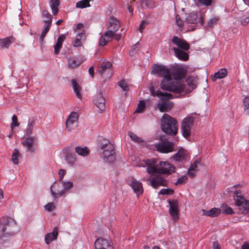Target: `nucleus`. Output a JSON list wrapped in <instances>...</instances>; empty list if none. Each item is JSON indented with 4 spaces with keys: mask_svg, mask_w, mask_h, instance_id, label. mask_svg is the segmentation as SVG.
Returning <instances> with one entry per match:
<instances>
[{
    "mask_svg": "<svg viewBox=\"0 0 249 249\" xmlns=\"http://www.w3.org/2000/svg\"><path fill=\"white\" fill-rule=\"evenodd\" d=\"M52 187H53V185L51 186V194H52V195L54 197V198H57V197H60L62 196H63V195L65 194V193H66V190L63 189L62 190V191H61L59 193H56L55 192H54L53 190H52Z\"/></svg>",
    "mask_w": 249,
    "mask_h": 249,
    "instance_id": "nucleus-51",
    "label": "nucleus"
},
{
    "mask_svg": "<svg viewBox=\"0 0 249 249\" xmlns=\"http://www.w3.org/2000/svg\"><path fill=\"white\" fill-rule=\"evenodd\" d=\"M83 62L79 56H74L68 59L67 65L69 68L74 69L79 67Z\"/></svg>",
    "mask_w": 249,
    "mask_h": 249,
    "instance_id": "nucleus-19",
    "label": "nucleus"
},
{
    "mask_svg": "<svg viewBox=\"0 0 249 249\" xmlns=\"http://www.w3.org/2000/svg\"><path fill=\"white\" fill-rule=\"evenodd\" d=\"M173 50L174 51L175 56L179 60L182 61H187L189 59V54L184 52V50L177 48L173 47Z\"/></svg>",
    "mask_w": 249,
    "mask_h": 249,
    "instance_id": "nucleus-21",
    "label": "nucleus"
},
{
    "mask_svg": "<svg viewBox=\"0 0 249 249\" xmlns=\"http://www.w3.org/2000/svg\"><path fill=\"white\" fill-rule=\"evenodd\" d=\"M170 205L169 213L174 220L178 219V202L177 199L168 200Z\"/></svg>",
    "mask_w": 249,
    "mask_h": 249,
    "instance_id": "nucleus-14",
    "label": "nucleus"
},
{
    "mask_svg": "<svg viewBox=\"0 0 249 249\" xmlns=\"http://www.w3.org/2000/svg\"><path fill=\"white\" fill-rule=\"evenodd\" d=\"M66 160L69 164L72 165L76 160V155L74 154H68L66 156Z\"/></svg>",
    "mask_w": 249,
    "mask_h": 249,
    "instance_id": "nucleus-40",
    "label": "nucleus"
},
{
    "mask_svg": "<svg viewBox=\"0 0 249 249\" xmlns=\"http://www.w3.org/2000/svg\"><path fill=\"white\" fill-rule=\"evenodd\" d=\"M174 144L171 142L163 141L155 145L157 150L162 153H168L174 151Z\"/></svg>",
    "mask_w": 249,
    "mask_h": 249,
    "instance_id": "nucleus-11",
    "label": "nucleus"
},
{
    "mask_svg": "<svg viewBox=\"0 0 249 249\" xmlns=\"http://www.w3.org/2000/svg\"><path fill=\"white\" fill-rule=\"evenodd\" d=\"M115 33L108 30V31L102 34L99 39V46L102 47L104 46L107 42L111 41L113 38Z\"/></svg>",
    "mask_w": 249,
    "mask_h": 249,
    "instance_id": "nucleus-16",
    "label": "nucleus"
},
{
    "mask_svg": "<svg viewBox=\"0 0 249 249\" xmlns=\"http://www.w3.org/2000/svg\"><path fill=\"white\" fill-rule=\"evenodd\" d=\"M151 73L156 74L163 77L160 83V88L164 90L176 93H183L184 94L191 92L188 86L179 82L172 81L170 68L161 65L155 64L153 67Z\"/></svg>",
    "mask_w": 249,
    "mask_h": 249,
    "instance_id": "nucleus-1",
    "label": "nucleus"
},
{
    "mask_svg": "<svg viewBox=\"0 0 249 249\" xmlns=\"http://www.w3.org/2000/svg\"><path fill=\"white\" fill-rule=\"evenodd\" d=\"M241 249H249V243L245 242L241 247Z\"/></svg>",
    "mask_w": 249,
    "mask_h": 249,
    "instance_id": "nucleus-64",
    "label": "nucleus"
},
{
    "mask_svg": "<svg viewBox=\"0 0 249 249\" xmlns=\"http://www.w3.org/2000/svg\"><path fill=\"white\" fill-rule=\"evenodd\" d=\"M78 117V114L75 112L73 111L70 113L66 122V128L68 131H71L76 127Z\"/></svg>",
    "mask_w": 249,
    "mask_h": 249,
    "instance_id": "nucleus-12",
    "label": "nucleus"
},
{
    "mask_svg": "<svg viewBox=\"0 0 249 249\" xmlns=\"http://www.w3.org/2000/svg\"><path fill=\"white\" fill-rule=\"evenodd\" d=\"M176 23L178 26L180 30L182 29L183 26V21L181 19L180 17L178 15H177L176 17Z\"/></svg>",
    "mask_w": 249,
    "mask_h": 249,
    "instance_id": "nucleus-54",
    "label": "nucleus"
},
{
    "mask_svg": "<svg viewBox=\"0 0 249 249\" xmlns=\"http://www.w3.org/2000/svg\"><path fill=\"white\" fill-rule=\"evenodd\" d=\"M42 17L44 18H46L44 22H52V16L47 10H44L42 12Z\"/></svg>",
    "mask_w": 249,
    "mask_h": 249,
    "instance_id": "nucleus-45",
    "label": "nucleus"
},
{
    "mask_svg": "<svg viewBox=\"0 0 249 249\" xmlns=\"http://www.w3.org/2000/svg\"><path fill=\"white\" fill-rule=\"evenodd\" d=\"M92 0H82L76 3V7L83 9L91 6L89 2Z\"/></svg>",
    "mask_w": 249,
    "mask_h": 249,
    "instance_id": "nucleus-37",
    "label": "nucleus"
},
{
    "mask_svg": "<svg viewBox=\"0 0 249 249\" xmlns=\"http://www.w3.org/2000/svg\"><path fill=\"white\" fill-rule=\"evenodd\" d=\"M198 15L196 13L192 12L186 18L185 22L188 24H194L197 22Z\"/></svg>",
    "mask_w": 249,
    "mask_h": 249,
    "instance_id": "nucleus-34",
    "label": "nucleus"
},
{
    "mask_svg": "<svg viewBox=\"0 0 249 249\" xmlns=\"http://www.w3.org/2000/svg\"><path fill=\"white\" fill-rule=\"evenodd\" d=\"M54 208L55 206L52 202L48 203L47 205L45 206V210L48 211V212H51L52 211L54 210Z\"/></svg>",
    "mask_w": 249,
    "mask_h": 249,
    "instance_id": "nucleus-55",
    "label": "nucleus"
},
{
    "mask_svg": "<svg viewBox=\"0 0 249 249\" xmlns=\"http://www.w3.org/2000/svg\"><path fill=\"white\" fill-rule=\"evenodd\" d=\"M12 123L11 124V127L13 128L14 127H18L19 125V124L18 123V117L16 115H13L12 118Z\"/></svg>",
    "mask_w": 249,
    "mask_h": 249,
    "instance_id": "nucleus-49",
    "label": "nucleus"
},
{
    "mask_svg": "<svg viewBox=\"0 0 249 249\" xmlns=\"http://www.w3.org/2000/svg\"><path fill=\"white\" fill-rule=\"evenodd\" d=\"M233 199L238 207V213L242 214L249 213V200L245 199L240 191H235Z\"/></svg>",
    "mask_w": 249,
    "mask_h": 249,
    "instance_id": "nucleus-6",
    "label": "nucleus"
},
{
    "mask_svg": "<svg viewBox=\"0 0 249 249\" xmlns=\"http://www.w3.org/2000/svg\"><path fill=\"white\" fill-rule=\"evenodd\" d=\"M98 72L105 80L109 79L113 75L112 64L107 60L100 62Z\"/></svg>",
    "mask_w": 249,
    "mask_h": 249,
    "instance_id": "nucleus-8",
    "label": "nucleus"
},
{
    "mask_svg": "<svg viewBox=\"0 0 249 249\" xmlns=\"http://www.w3.org/2000/svg\"><path fill=\"white\" fill-rule=\"evenodd\" d=\"M201 165L200 160H195L189 168L187 172V174L190 177H194L198 170V167Z\"/></svg>",
    "mask_w": 249,
    "mask_h": 249,
    "instance_id": "nucleus-24",
    "label": "nucleus"
},
{
    "mask_svg": "<svg viewBox=\"0 0 249 249\" xmlns=\"http://www.w3.org/2000/svg\"><path fill=\"white\" fill-rule=\"evenodd\" d=\"M174 190L172 189H162L159 192V195H173L174 194Z\"/></svg>",
    "mask_w": 249,
    "mask_h": 249,
    "instance_id": "nucleus-46",
    "label": "nucleus"
},
{
    "mask_svg": "<svg viewBox=\"0 0 249 249\" xmlns=\"http://www.w3.org/2000/svg\"><path fill=\"white\" fill-rule=\"evenodd\" d=\"M34 141V137H29L25 139L22 143L24 147H26L27 151L34 152L35 149L33 146Z\"/></svg>",
    "mask_w": 249,
    "mask_h": 249,
    "instance_id": "nucleus-25",
    "label": "nucleus"
},
{
    "mask_svg": "<svg viewBox=\"0 0 249 249\" xmlns=\"http://www.w3.org/2000/svg\"><path fill=\"white\" fill-rule=\"evenodd\" d=\"M16 223L10 217H3L0 219V239L6 241L15 233Z\"/></svg>",
    "mask_w": 249,
    "mask_h": 249,
    "instance_id": "nucleus-3",
    "label": "nucleus"
},
{
    "mask_svg": "<svg viewBox=\"0 0 249 249\" xmlns=\"http://www.w3.org/2000/svg\"><path fill=\"white\" fill-rule=\"evenodd\" d=\"M105 100L103 97V93L100 92L96 95L93 102L95 106L101 110L104 111L106 109Z\"/></svg>",
    "mask_w": 249,
    "mask_h": 249,
    "instance_id": "nucleus-20",
    "label": "nucleus"
},
{
    "mask_svg": "<svg viewBox=\"0 0 249 249\" xmlns=\"http://www.w3.org/2000/svg\"><path fill=\"white\" fill-rule=\"evenodd\" d=\"M60 4L59 0H50V5L52 10L53 14L56 15L58 12V7Z\"/></svg>",
    "mask_w": 249,
    "mask_h": 249,
    "instance_id": "nucleus-35",
    "label": "nucleus"
},
{
    "mask_svg": "<svg viewBox=\"0 0 249 249\" xmlns=\"http://www.w3.org/2000/svg\"><path fill=\"white\" fill-rule=\"evenodd\" d=\"M199 115L196 113L191 114L185 118L182 122L181 131L184 137L187 138L190 136L191 129L196 120L199 118Z\"/></svg>",
    "mask_w": 249,
    "mask_h": 249,
    "instance_id": "nucleus-7",
    "label": "nucleus"
},
{
    "mask_svg": "<svg viewBox=\"0 0 249 249\" xmlns=\"http://www.w3.org/2000/svg\"><path fill=\"white\" fill-rule=\"evenodd\" d=\"M118 86L123 89V90L127 91L129 90L128 85L124 80H122L118 83Z\"/></svg>",
    "mask_w": 249,
    "mask_h": 249,
    "instance_id": "nucleus-47",
    "label": "nucleus"
},
{
    "mask_svg": "<svg viewBox=\"0 0 249 249\" xmlns=\"http://www.w3.org/2000/svg\"><path fill=\"white\" fill-rule=\"evenodd\" d=\"M249 22V17H247L241 20L242 25L245 26Z\"/></svg>",
    "mask_w": 249,
    "mask_h": 249,
    "instance_id": "nucleus-61",
    "label": "nucleus"
},
{
    "mask_svg": "<svg viewBox=\"0 0 249 249\" xmlns=\"http://www.w3.org/2000/svg\"><path fill=\"white\" fill-rule=\"evenodd\" d=\"M217 20V19L216 18H213V19H211L209 20V21L208 23V26L211 27H212L213 24H214Z\"/></svg>",
    "mask_w": 249,
    "mask_h": 249,
    "instance_id": "nucleus-58",
    "label": "nucleus"
},
{
    "mask_svg": "<svg viewBox=\"0 0 249 249\" xmlns=\"http://www.w3.org/2000/svg\"><path fill=\"white\" fill-rule=\"evenodd\" d=\"M71 84L73 90L75 93L76 96L78 98L81 99L82 95L80 93V91L81 90V87L79 85L75 79L71 80Z\"/></svg>",
    "mask_w": 249,
    "mask_h": 249,
    "instance_id": "nucleus-33",
    "label": "nucleus"
},
{
    "mask_svg": "<svg viewBox=\"0 0 249 249\" xmlns=\"http://www.w3.org/2000/svg\"><path fill=\"white\" fill-rule=\"evenodd\" d=\"M221 212L222 213L226 214H232L234 213L231 207L228 206L227 205L225 207H223L222 208Z\"/></svg>",
    "mask_w": 249,
    "mask_h": 249,
    "instance_id": "nucleus-43",
    "label": "nucleus"
},
{
    "mask_svg": "<svg viewBox=\"0 0 249 249\" xmlns=\"http://www.w3.org/2000/svg\"><path fill=\"white\" fill-rule=\"evenodd\" d=\"M142 2L149 8H154L156 6L154 0H142Z\"/></svg>",
    "mask_w": 249,
    "mask_h": 249,
    "instance_id": "nucleus-44",
    "label": "nucleus"
},
{
    "mask_svg": "<svg viewBox=\"0 0 249 249\" xmlns=\"http://www.w3.org/2000/svg\"><path fill=\"white\" fill-rule=\"evenodd\" d=\"M128 184L131 187L134 193L137 195H142L143 193L142 184L140 181L132 178L131 180H128Z\"/></svg>",
    "mask_w": 249,
    "mask_h": 249,
    "instance_id": "nucleus-15",
    "label": "nucleus"
},
{
    "mask_svg": "<svg viewBox=\"0 0 249 249\" xmlns=\"http://www.w3.org/2000/svg\"><path fill=\"white\" fill-rule=\"evenodd\" d=\"M62 183L64 187V189L66 191L70 189L73 186V183L71 181H63Z\"/></svg>",
    "mask_w": 249,
    "mask_h": 249,
    "instance_id": "nucleus-52",
    "label": "nucleus"
},
{
    "mask_svg": "<svg viewBox=\"0 0 249 249\" xmlns=\"http://www.w3.org/2000/svg\"><path fill=\"white\" fill-rule=\"evenodd\" d=\"M119 21L114 17H110L107 20V28L108 30L116 33L120 28Z\"/></svg>",
    "mask_w": 249,
    "mask_h": 249,
    "instance_id": "nucleus-17",
    "label": "nucleus"
},
{
    "mask_svg": "<svg viewBox=\"0 0 249 249\" xmlns=\"http://www.w3.org/2000/svg\"><path fill=\"white\" fill-rule=\"evenodd\" d=\"M188 158V154L187 151L182 148H180L174 156V158L176 160L181 162L187 160Z\"/></svg>",
    "mask_w": 249,
    "mask_h": 249,
    "instance_id": "nucleus-22",
    "label": "nucleus"
},
{
    "mask_svg": "<svg viewBox=\"0 0 249 249\" xmlns=\"http://www.w3.org/2000/svg\"><path fill=\"white\" fill-rule=\"evenodd\" d=\"M95 249H107L113 247L111 241L103 237H99L94 242Z\"/></svg>",
    "mask_w": 249,
    "mask_h": 249,
    "instance_id": "nucleus-13",
    "label": "nucleus"
},
{
    "mask_svg": "<svg viewBox=\"0 0 249 249\" xmlns=\"http://www.w3.org/2000/svg\"><path fill=\"white\" fill-rule=\"evenodd\" d=\"M35 121L34 119H29L28 122L27 127L26 129V134L29 136L33 132L34 126L35 124Z\"/></svg>",
    "mask_w": 249,
    "mask_h": 249,
    "instance_id": "nucleus-38",
    "label": "nucleus"
},
{
    "mask_svg": "<svg viewBox=\"0 0 249 249\" xmlns=\"http://www.w3.org/2000/svg\"><path fill=\"white\" fill-rule=\"evenodd\" d=\"M213 0H203V5L211 6Z\"/></svg>",
    "mask_w": 249,
    "mask_h": 249,
    "instance_id": "nucleus-59",
    "label": "nucleus"
},
{
    "mask_svg": "<svg viewBox=\"0 0 249 249\" xmlns=\"http://www.w3.org/2000/svg\"><path fill=\"white\" fill-rule=\"evenodd\" d=\"M121 38V34H114L113 38L117 41H119Z\"/></svg>",
    "mask_w": 249,
    "mask_h": 249,
    "instance_id": "nucleus-62",
    "label": "nucleus"
},
{
    "mask_svg": "<svg viewBox=\"0 0 249 249\" xmlns=\"http://www.w3.org/2000/svg\"><path fill=\"white\" fill-rule=\"evenodd\" d=\"M65 174H66V171L65 170H64V169L59 170V171L58 172V175H59V178L60 180H62L64 175H65Z\"/></svg>",
    "mask_w": 249,
    "mask_h": 249,
    "instance_id": "nucleus-57",
    "label": "nucleus"
},
{
    "mask_svg": "<svg viewBox=\"0 0 249 249\" xmlns=\"http://www.w3.org/2000/svg\"><path fill=\"white\" fill-rule=\"evenodd\" d=\"M156 95L163 100H169L173 98V95L172 94L167 92H163L162 91L159 90L156 91Z\"/></svg>",
    "mask_w": 249,
    "mask_h": 249,
    "instance_id": "nucleus-39",
    "label": "nucleus"
},
{
    "mask_svg": "<svg viewBox=\"0 0 249 249\" xmlns=\"http://www.w3.org/2000/svg\"><path fill=\"white\" fill-rule=\"evenodd\" d=\"M220 213L221 210L216 208H213L209 211L203 210V215L213 217L217 216Z\"/></svg>",
    "mask_w": 249,
    "mask_h": 249,
    "instance_id": "nucleus-31",
    "label": "nucleus"
},
{
    "mask_svg": "<svg viewBox=\"0 0 249 249\" xmlns=\"http://www.w3.org/2000/svg\"><path fill=\"white\" fill-rule=\"evenodd\" d=\"M244 108L249 107V96L245 97L243 100Z\"/></svg>",
    "mask_w": 249,
    "mask_h": 249,
    "instance_id": "nucleus-56",
    "label": "nucleus"
},
{
    "mask_svg": "<svg viewBox=\"0 0 249 249\" xmlns=\"http://www.w3.org/2000/svg\"><path fill=\"white\" fill-rule=\"evenodd\" d=\"M150 177L147 180L149 181V185L154 189H158L160 186H167L168 181L162 175L155 174Z\"/></svg>",
    "mask_w": 249,
    "mask_h": 249,
    "instance_id": "nucleus-9",
    "label": "nucleus"
},
{
    "mask_svg": "<svg viewBox=\"0 0 249 249\" xmlns=\"http://www.w3.org/2000/svg\"><path fill=\"white\" fill-rule=\"evenodd\" d=\"M86 39V36L84 33H79L76 35L75 40L72 43L74 47H78L82 46V42Z\"/></svg>",
    "mask_w": 249,
    "mask_h": 249,
    "instance_id": "nucleus-28",
    "label": "nucleus"
},
{
    "mask_svg": "<svg viewBox=\"0 0 249 249\" xmlns=\"http://www.w3.org/2000/svg\"><path fill=\"white\" fill-rule=\"evenodd\" d=\"M16 38L12 36L0 39V49H7L12 42L15 41Z\"/></svg>",
    "mask_w": 249,
    "mask_h": 249,
    "instance_id": "nucleus-23",
    "label": "nucleus"
},
{
    "mask_svg": "<svg viewBox=\"0 0 249 249\" xmlns=\"http://www.w3.org/2000/svg\"><path fill=\"white\" fill-rule=\"evenodd\" d=\"M58 236V228L55 227L52 232L48 233L45 236V243L49 244L52 241L56 239Z\"/></svg>",
    "mask_w": 249,
    "mask_h": 249,
    "instance_id": "nucleus-26",
    "label": "nucleus"
},
{
    "mask_svg": "<svg viewBox=\"0 0 249 249\" xmlns=\"http://www.w3.org/2000/svg\"><path fill=\"white\" fill-rule=\"evenodd\" d=\"M172 41L181 50L187 51L190 48L189 44L185 40L178 38L177 36L173 37Z\"/></svg>",
    "mask_w": 249,
    "mask_h": 249,
    "instance_id": "nucleus-18",
    "label": "nucleus"
},
{
    "mask_svg": "<svg viewBox=\"0 0 249 249\" xmlns=\"http://www.w3.org/2000/svg\"><path fill=\"white\" fill-rule=\"evenodd\" d=\"M44 22V29L42 31L40 37V39L42 41L43 40L44 37H45L46 34L49 31L52 22Z\"/></svg>",
    "mask_w": 249,
    "mask_h": 249,
    "instance_id": "nucleus-36",
    "label": "nucleus"
},
{
    "mask_svg": "<svg viewBox=\"0 0 249 249\" xmlns=\"http://www.w3.org/2000/svg\"><path fill=\"white\" fill-rule=\"evenodd\" d=\"M145 108V103L144 100H141L138 104L136 112L138 113L142 112Z\"/></svg>",
    "mask_w": 249,
    "mask_h": 249,
    "instance_id": "nucleus-42",
    "label": "nucleus"
},
{
    "mask_svg": "<svg viewBox=\"0 0 249 249\" xmlns=\"http://www.w3.org/2000/svg\"><path fill=\"white\" fill-rule=\"evenodd\" d=\"M156 159H145L139 164V167H147V172L150 175L160 174L161 175H170L176 172V167L168 161H160L157 163Z\"/></svg>",
    "mask_w": 249,
    "mask_h": 249,
    "instance_id": "nucleus-2",
    "label": "nucleus"
},
{
    "mask_svg": "<svg viewBox=\"0 0 249 249\" xmlns=\"http://www.w3.org/2000/svg\"><path fill=\"white\" fill-rule=\"evenodd\" d=\"M161 128L163 132L170 136H175L178 133V122L176 119L164 113L161 119Z\"/></svg>",
    "mask_w": 249,
    "mask_h": 249,
    "instance_id": "nucleus-4",
    "label": "nucleus"
},
{
    "mask_svg": "<svg viewBox=\"0 0 249 249\" xmlns=\"http://www.w3.org/2000/svg\"><path fill=\"white\" fill-rule=\"evenodd\" d=\"M75 152L79 155L86 157L90 153V150L88 147L76 146L75 148Z\"/></svg>",
    "mask_w": 249,
    "mask_h": 249,
    "instance_id": "nucleus-29",
    "label": "nucleus"
},
{
    "mask_svg": "<svg viewBox=\"0 0 249 249\" xmlns=\"http://www.w3.org/2000/svg\"><path fill=\"white\" fill-rule=\"evenodd\" d=\"M227 70L226 69H221L217 72H215L212 77L213 81H215L217 79H221L225 77L227 75Z\"/></svg>",
    "mask_w": 249,
    "mask_h": 249,
    "instance_id": "nucleus-32",
    "label": "nucleus"
},
{
    "mask_svg": "<svg viewBox=\"0 0 249 249\" xmlns=\"http://www.w3.org/2000/svg\"><path fill=\"white\" fill-rule=\"evenodd\" d=\"M188 179L186 176H183L180 178H178L177 181L176 182V185L182 184L185 183Z\"/></svg>",
    "mask_w": 249,
    "mask_h": 249,
    "instance_id": "nucleus-53",
    "label": "nucleus"
},
{
    "mask_svg": "<svg viewBox=\"0 0 249 249\" xmlns=\"http://www.w3.org/2000/svg\"><path fill=\"white\" fill-rule=\"evenodd\" d=\"M19 155V151L17 149H15L13 151L12 160L14 164H17L18 163V157Z\"/></svg>",
    "mask_w": 249,
    "mask_h": 249,
    "instance_id": "nucleus-41",
    "label": "nucleus"
},
{
    "mask_svg": "<svg viewBox=\"0 0 249 249\" xmlns=\"http://www.w3.org/2000/svg\"><path fill=\"white\" fill-rule=\"evenodd\" d=\"M141 48V44L138 42L135 45H133L131 47V51L129 52V54L131 55L133 54V53H137Z\"/></svg>",
    "mask_w": 249,
    "mask_h": 249,
    "instance_id": "nucleus-48",
    "label": "nucleus"
},
{
    "mask_svg": "<svg viewBox=\"0 0 249 249\" xmlns=\"http://www.w3.org/2000/svg\"><path fill=\"white\" fill-rule=\"evenodd\" d=\"M158 106L160 112H167L173 107V104L172 102H164L159 104Z\"/></svg>",
    "mask_w": 249,
    "mask_h": 249,
    "instance_id": "nucleus-30",
    "label": "nucleus"
},
{
    "mask_svg": "<svg viewBox=\"0 0 249 249\" xmlns=\"http://www.w3.org/2000/svg\"><path fill=\"white\" fill-rule=\"evenodd\" d=\"M128 134L131 139L134 142L139 143L142 142V140L141 138L138 137L136 134H135L133 132H129L128 133Z\"/></svg>",
    "mask_w": 249,
    "mask_h": 249,
    "instance_id": "nucleus-50",
    "label": "nucleus"
},
{
    "mask_svg": "<svg viewBox=\"0 0 249 249\" xmlns=\"http://www.w3.org/2000/svg\"><path fill=\"white\" fill-rule=\"evenodd\" d=\"M100 148L103 151V159L106 162H112L115 160L116 153L114 146L108 140H104Z\"/></svg>",
    "mask_w": 249,
    "mask_h": 249,
    "instance_id": "nucleus-5",
    "label": "nucleus"
},
{
    "mask_svg": "<svg viewBox=\"0 0 249 249\" xmlns=\"http://www.w3.org/2000/svg\"><path fill=\"white\" fill-rule=\"evenodd\" d=\"M171 74L175 80H180L184 78L186 75V71L183 66L175 65L170 67Z\"/></svg>",
    "mask_w": 249,
    "mask_h": 249,
    "instance_id": "nucleus-10",
    "label": "nucleus"
},
{
    "mask_svg": "<svg viewBox=\"0 0 249 249\" xmlns=\"http://www.w3.org/2000/svg\"><path fill=\"white\" fill-rule=\"evenodd\" d=\"M66 38V36L64 34L60 35L57 38L56 43L54 46V51L55 54H58L60 50L62 47V43Z\"/></svg>",
    "mask_w": 249,
    "mask_h": 249,
    "instance_id": "nucleus-27",
    "label": "nucleus"
},
{
    "mask_svg": "<svg viewBox=\"0 0 249 249\" xmlns=\"http://www.w3.org/2000/svg\"><path fill=\"white\" fill-rule=\"evenodd\" d=\"M213 249H221L219 244L217 242H213Z\"/></svg>",
    "mask_w": 249,
    "mask_h": 249,
    "instance_id": "nucleus-60",
    "label": "nucleus"
},
{
    "mask_svg": "<svg viewBox=\"0 0 249 249\" xmlns=\"http://www.w3.org/2000/svg\"><path fill=\"white\" fill-rule=\"evenodd\" d=\"M194 1L197 6L199 7L202 5V0H194Z\"/></svg>",
    "mask_w": 249,
    "mask_h": 249,
    "instance_id": "nucleus-63",
    "label": "nucleus"
}]
</instances>
